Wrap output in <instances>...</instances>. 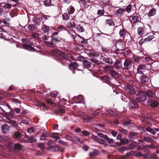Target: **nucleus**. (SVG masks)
Here are the masks:
<instances>
[{"mask_svg": "<svg viewBox=\"0 0 159 159\" xmlns=\"http://www.w3.org/2000/svg\"><path fill=\"white\" fill-rule=\"evenodd\" d=\"M22 40L24 43L22 46L24 49L29 51H35L34 48L31 46V45L34 44V42L32 41L31 38H30L29 39L23 38L22 39Z\"/></svg>", "mask_w": 159, "mask_h": 159, "instance_id": "1", "label": "nucleus"}, {"mask_svg": "<svg viewBox=\"0 0 159 159\" xmlns=\"http://www.w3.org/2000/svg\"><path fill=\"white\" fill-rule=\"evenodd\" d=\"M104 69L106 73L110 74L112 77H117L119 76L118 73L114 70L112 66H105Z\"/></svg>", "mask_w": 159, "mask_h": 159, "instance_id": "2", "label": "nucleus"}, {"mask_svg": "<svg viewBox=\"0 0 159 159\" xmlns=\"http://www.w3.org/2000/svg\"><path fill=\"white\" fill-rule=\"evenodd\" d=\"M138 93L139 97L136 98V101L138 102L144 101L147 98L146 91H144L141 90H139L138 91Z\"/></svg>", "mask_w": 159, "mask_h": 159, "instance_id": "3", "label": "nucleus"}, {"mask_svg": "<svg viewBox=\"0 0 159 159\" xmlns=\"http://www.w3.org/2000/svg\"><path fill=\"white\" fill-rule=\"evenodd\" d=\"M79 3L81 7L86 11H89L91 8V5L89 4V2L87 1L81 0L79 1Z\"/></svg>", "mask_w": 159, "mask_h": 159, "instance_id": "4", "label": "nucleus"}, {"mask_svg": "<svg viewBox=\"0 0 159 159\" xmlns=\"http://www.w3.org/2000/svg\"><path fill=\"white\" fill-rule=\"evenodd\" d=\"M8 108L10 110L8 112H6L5 111V112H4L5 117L7 119H9L15 118L13 116L15 114L14 110L9 107Z\"/></svg>", "mask_w": 159, "mask_h": 159, "instance_id": "5", "label": "nucleus"}, {"mask_svg": "<svg viewBox=\"0 0 159 159\" xmlns=\"http://www.w3.org/2000/svg\"><path fill=\"white\" fill-rule=\"evenodd\" d=\"M52 53L53 54L57 56H59L61 58H66L64 53L57 49H55L52 50Z\"/></svg>", "mask_w": 159, "mask_h": 159, "instance_id": "6", "label": "nucleus"}, {"mask_svg": "<svg viewBox=\"0 0 159 159\" xmlns=\"http://www.w3.org/2000/svg\"><path fill=\"white\" fill-rule=\"evenodd\" d=\"M124 66L125 69H130L133 66L132 62L129 60H125L124 62Z\"/></svg>", "mask_w": 159, "mask_h": 159, "instance_id": "7", "label": "nucleus"}, {"mask_svg": "<svg viewBox=\"0 0 159 159\" xmlns=\"http://www.w3.org/2000/svg\"><path fill=\"white\" fill-rule=\"evenodd\" d=\"M38 133L40 134V140H43L46 139L47 137L49 136L48 132L47 131L43 132V130H41Z\"/></svg>", "mask_w": 159, "mask_h": 159, "instance_id": "8", "label": "nucleus"}, {"mask_svg": "<svg viewBox=\"0 0 159 159\" xmlns=\"http://www.w3.org/2000/svg\"><path fill=\"white\" fill-rule=\"evenodd\" d=\"M9 129L10 127L7 124L3 125L1 126V131L4 134L9 132Z\"/></svg>", "mask_w": 159, "mask_h": 159, "instance_id": "9", "label": "nucleus"}, {"mask_svg": "<svg viewBox=\"0 0 159 159\" xmlns=\"http://www.w3.org/2000/svg\"><path fill=\"white\" fill-rule=\"evenodd\" d=\"M44 43L47 46L51 48H54L56 47V44L53 38H52V39L50 42L47 41H44Z\"/></svg>", "mask_w": 159, "mask_h": 159, "instance_id": "10", "label": "nucleus"}, {"mask_svg": "<svg viewBox=\"0 0 159 159\" xmlns=\"http://www.w3.org/2000/svg\"><path fill=\"white\" fill-rule=\"evenodd\" d=\"M47 149L48 150L54 152L58 151L59 147L56 145L48 144Z\"/></svg>", "mask_w": 159, "mask_h": 159, "instance_id": "11", "label": "nucleus"}, {"mask_svg": "<svg viewBox=\"0 0 159 159\" xmlns=\"http://www.w3.org/2000/svg\"><path fill=\"white\" fill-rule=\"evenodd\" d=\"M70 138H68V140H70L74 142V141H80V138L76 135L70 134L69 136Z\"/></svg>", "mask_w": 159, "mask_h": 159, "instance_id": "12", "label": "nucleus"}, {"mask_svg": "<svg viewBox=\"0 0 159 159\" xmlns=\"http://www.w3.org/2000/svg\"><path fill=\"white\" fill-rule=\"evenodd\" d=\"M137 101H134L131 100L129 102V106L130 108H137L138 107V104Z\"/></svg>", "mask_w": 159, "mask_h": 159, "instance_id": "13", "label": "nucleus"}, {"mask_svg": "<svg viewBox=\"0 0 159 159\" xmlns=\"http://www.w3.org/2000/svg\"><path fill=\"white\" fill-rule=\"evenodd\" d=\"M87 54L90 57H99V55L95 51H90L87 52Z\"/></svg>", "mask_w": 159, "mask_h": 159, "instance_id": "14", "label": "nucleus"}, {"mask_svg": "<svg viewBox=\"0 0 159 159\" xmlns=\"http://www.w3.org/2000/svg\"><path fill=\"white\" fill-rule=\"evenodd\" d=\"M113 66L115 68L117 69L120 68L122 66V63L121 61L117 60L113 64Z\"/></svg>", "mask_w": 159, "mask_h": 159, "instance_id": "15", "label": "nucleus"}, {"mask_svg": "<svg viewBox=\"0 0 159 159\" xmlns=\"http://www.w3.org/2000/svg\"><path fill=\"white\" fill-rule=\"evenodd\" d=\"M125 90L131 94L134 93V90L133 87L130 85H128L125 88Z\"/></svg>", "mask_w": 159, "mask_h": 159, "instance_id": "16", "label": "nucleus"}, {"mask_svg": "<svg viewBox=\"0 0 159 159\" xmlns=\"http://www.w3.org/2000/svg\"><path fill=\"white\" fill-rule=\"evenodd\" d=\"M102 60L103 62L110 64H112L113 62L111 58L107 57H103Z\"/></svg>", "mask_w": 159, "mask_h": 159, "instance_id": "17", "label": "nucleus"}, {"mask_svg": "<svg viewBox=\"0 0 159 159\" xmlns=\"http://www.w3.org/2000/svg\"><path fill=\"white\" fill-rule=\"evenodd\" d=\"M25 29L30 32L34 31L35 30L34 25L31 24H28L25 26Z\"/></svg>", "mask_w": 159, "mask_h": 159, "instance_id": "18", "label": "nucleus"}, {"mask_svg": "<svg viewBox=\"0 0 159 159\" xmlns=\"http://www.w3.org/2000/svg\"><path fill=\"white\" fill-rule=\"evenodd\" d=\"M145 69V66L143 65H139L137 68V71L138 73L142 74L143 73V71Z\"/></svg>", "mask_w": 159, "mask_h": 159, "instance_id": "19", "label": "nucleus"}, {"mask_svg": "<svg viewBox=\"0 0 159 159\" xmlns=\"http://www.w3.org/2000/svg\"><path fill=\"white\" fill-rule=\"evenodd\" d=\"M156 10L154 8H152L149 11L148 14V16L149 17H151L155 15L156 14Z\"/></svg>", "mask_w": 159, "mask_h": 159, "instance_id": "20", "label": "nucleus"}, {"mask_svg": "<svg viewBox=\"0 0 159 159\" xmlns=\"http://www.w3.org/2000/svg\"><path fill=\"white\" fill-rule=\"evenodd\" d=\"M140 81L143 83H145L148 80V78L146 75H142L140 76Z\"/></svg>", "mask_w": 159, "mask_h": 159, "instance_id": "21", "label": "nucleus"}, {"mask_svg": "<svg viewBox=\"0 0 159 159\" xmlns=\"http://www.w3.org/2000/svg\"><path fill=\"white\" fill-rule=\"evenodd\" d=\"M13 137L16 139H19L21 138L22 135L18 131L13 133Z\"/></svg>", "mask_w": 159, "mask_h": 159, "instance_id": "22", "label": "nucleus"}, {"mask_svg": "<svg viewBox=\"0 0 159 159\" xmlns=\"http://www.w3.org/2000/svg\"><path fill=\"white\" fill-rule=\"evenodd\" d=\"M79 65L76 62H73L71 63L69 66V68L71 70H74L76 69V68L78 67Z\"/></svg>", "mask_w": 159, "mask_h": 159, "instance_id": "23", "label": "nucleus"}, {"mask_svg": "<svg viewBox=\"0 0 159 159\" xmlns=\"http://www.w3.org/2000/svg\"><path fill=\"white\" fill-rule=\"evenodd\" d=\"M36 105L38 106L42 110H46L47 108L45 104L41 102H38Z\"/></svg>", "mask_w": 159, "mask_h": 159, "instance_id": "24", "label": "nucleus"}, {"mask_svg": "<svg viewBox=\"0 0 159 159\" xmlns=\"http://www.w3.org/2000/svg\"><path fill=\"white\" fill-rule=\"evenodd\" d=\"M83 64L85 68H89L91 66V63L90 62L84 60L83 62Z\"/></svg>", "mask_w": 159, "mask_h": 159, "instance_id": "25", "label": "nucleus"}, {"mask_svg": "<svg viewBox=\"0 0 159 159\" xmlns=\"http://www.w3.org/2000/svg\"><path fill=\"white\" fill-rule=\"evenodd\" d=\"M52 27H49L46 25H43L42 27L41 30L45 33H47L51 30Z\"/></svg>", "mask_w": 159, "mask_h": 159, "instance_id": "26", "label": "nucleus"}, {"mask_svg": "<svg viewBox=\"0 0 159 159\" xmlns=\"http://www.w3.org/2000/svg\"><path fill=\"white\" fill-rule=\"evenodd\" d=\"M66 25L67 27L68 28H72L74 27L75 26L74 20L73 19L70 20V22L67 23Z\"/></svg>", "mask_w": 159, "mask_h": 159, "instance_id": "27", "label": "nucleus"}, {"mask_svg": "<svg viewBox=\"0 0 159 159\" xmlns=\"http://www.w3.org/2000/svg\"><path fill=\"white\" fill-rule=\"evenodd\" d=\"M125 11L124 8H119L116 11L117 14L120 16H121L123 15Z\"/></svg>", "mask_w": 159, "mask_h": 159, "instance_id": "28", "label": "nucleus"}, {"mask_svg": "<svg viewBox=\"0 0 159 159\" xmlns=\"http://www.w3.org/2000/svg\"><path fill=\"white\" fill-rule=\"evenodd\" d=\"M57 94V92L56 91H54L53 93H51V96L53 97V98H54L53 99V100L56 102H58V101L59 100V98L57 97V98L56 97V95Z\"/></svg>", "mask_w": 159, "mask_h": 159, "instance_id": "29", "label": "nucleus"}, {"mask_svg": "<svg viewBox=\"0 0 159 159\" xmlns=\"http://www.w3.org/2000/svg\"><path fill=\"white\" fill-rule=\"evenodd\" d=\"M137 31L138 34L139 35L142 36L144 34V30L142 27L139 28L138 29Z\"/></svg>", "mask_w": 159, "mask_h": 159, "instance_id": "30", "label": "nucleus"}, {"mask_svg": "<svg viewBox=\"0 0 159 159\" xmlns=\"http://www.w3.org/2000/svg\"><path fill=\"white\" fill-rule=\"evenodd\" d=\"M146 96H147L150 98L153 97L155 95L154 93L151 90L146 91Z\"/></svg>", "mask_w": 159, "mask_h": 159, "instance_id": "31", "label": "nucleus"}, {"mask_svg": "<svg viewBox=\"0 0 159 159\" xmlns=\"http://www.w3.org/2000/svg\"><path fill=\"white\" fill-rule=\"evenodd\" d=\"M105 22L106 24L109 25V26H113L114 25V23L112 20L111 19L106 20Z\"/></svg>", "mask_w": 159, "mask_h": 159, "instance_id": "32", "label": "nucleus"}, {"mask_svg": "<svg viewBox=\"0 0 159 159\" xmlns=\"http://www.w3.org/2000/svg\"><path fill=\"white\" fill-rule=\"evenodd\" d=\"M146 129L147 131L153 135H155L156 133V132L154 131V128L152 129L149 127H148L146 128Z\"/></svg>", "mask_w": 159, "mask_h": 159, "instance_id": "33", "label": "nucleus"}, {"mask_svg": "<svg viewBox=\"0 0 159 159\" xmlns=\"http://www.w3.org/2000/svg\"><path fill=\"white\" fill-rule=\"evenodd\" d=\"M150 102H151V105L152 107H155L158 104V103L155 100H151L150 101Z\"/></svg>", "mask_w": 159, "mask_h": 159, "instance_id": "34", "label": "nucleus"}, {"mask_svg": "<svg viewBox=\"0 0 159 159\" xmlns=\"http://www.w3.org/2000/svg\"><path fill=\"white\" fill-rule=\"evenodd\" d=\"M28 142L33 143L36 141V139L34 138V136H31L30 137H29L27 138Z\"/></svg>", "mask_w": 159, "mask_h": 159, "instance_id": "35", "label": "nucleus"}, {"mask_svg": "<svg viewBox=\"0 0 159 159\" xmlns=\"http://www.w3.org/2000/svg\"><path fill=\"white\" fill-rule=\"evenodd\" d=\"M90 132L87 131L86 130H84L82 131L80 133V135L81 136H89L90 134Z\"/></svg>", "mask_w": 159, "mask_h": 159, "instance_id": "36", "label": "nucleus"}, {"mask_svg": "<svg viewBox=\"0 0 159 159\" xmlns=\"http://www.w3.org/2000/svg\"><path fill=\"white\" fill-rule=\"evenodd\" d=\"M37 17L38 18L39 22H40V20H46V17L43 15H37Z\"/></svg>", "mask_w": 159, "mask_h": 159, "instance_id": "37", "label": "nucleus"}, {"mask_svg": "<svg viewBox=\"0 0 159 159\" xmlns=\"http://www.w3.org/2000/svg\"><path fill=\"white\" fill-rule=\"evenodd\" d=\"M119 34L121 38L124 37L125 34V29H122L120 30L119 31Z\"/></svg>", "mask_w": 159, "mask_h": 159, "instance_id": "38", "label": "nucleus"}, {"mask_svg": "<svg viewBox=\"0 0 159 159\" xmlns=\"http://www.w3.org/2000/svg\"><path fill=\"white\" fill-rule=\"evenodd\" d=\"M62 17L64 20H67L69 18V14L67 12L65 13L62 15Z\"/></svg>", "mask_w": 159, "mask_h": 159, "instance_id": "39", "label": "nucleus"}, {"mask_svg": "<svg viewBox=\"0 0 159 159\" xmlns=\"http://www.w3.org/2000/svg\"><path fill=\"white\" fill-rule=\"evenodd\" d=\"M76 30L79 32L81 33L84 31V30L83 26L80 25H79L77 27H76Z\"/></svg>", "mask_w": 159, "mask_h": 159, "instance_id": "40", "label": "nucleus"}, {"mask_svg": "<svg viewBox=\"0 0 159 159\" xmlns=\"http://www.w3.org/2000/svg\"><path fill=\"white\" fill-rule=\"evenodd\" d=\"M154 38V36L153 35H149L148 37L145 39L146 42L150 41Z\"/></svg>", "mask_w": 159, "mask_h": 159, "instance_id": "41", "label": "nucleus"}, {"mask_svg": "<svg viewBox=\"0 0 159 159\" xmlns=\"http://www.w3.org/2000/svg\"><path fill=\"white\" fill-rule=\"evenodd\" d=\"M98 152L97 150H95L93 152H90L89 155L91 157H94L98 155Z\"/></svg>", "mask_w": 159, "mask_h": 159, "instance_id": "42", "label": "nucleus"}, {"mask_svg": "<svg viewBox=\"0 0 159 159\" xmlns=\"http://www.w3.org/2000/svg\"><path fill=\"white\" fill-rule=\"evenodd\" d=\"M22 146L19 143H16L14 145V148L16 150H19L22 148Z\"/></svg>", "mask_w": 159, "mask_h": 159, "instance_id": "43", "label": "nucleus"}, {"mask_svg": "<svg viewBox=\"0 0 159 159\" xmlns=\"http://www.w3.org/2000/svg\"><path fill=\"white\" fill-rule=\"evenodd\" d=\"M102 79L106 82H108L110 80V77L108 75H105L101 77Z\"/></svg>", "mask_w": 159, "mask_h": 159, "instance_id": "44", "label": "nucleus"}, {"mask_svg": "<svg viewBox=\"0 0 159 159\" xmlns=\"http://www.w3.org/2000/svg\"><path fill=\"white\" fill-rule=\"evenodd\" d=\"M75 11L74 8L72 6H70L68 8V12L70 14H72Z\"/></svg>", "mask_w": 159, "mask_h": 159, "instance_id": "45", "label": "nucleus"}, {"mask_svg": "<svg viewBox=\"0 0 159 159\" xmlns=\"http://www.w3.org/2000/svg\"><path fill=\"white\" fill-rule=\"evenodd\" d=\"M104 14V11L103 9L102 10H98L97 14L99 16H101L103 15Z\"/></svg>", "mask_w": 159, "mask_h": 159, "instance_id": "46", "label": "nucleus"}, {"mask_svg": "<svg viewBox=\"0 0 159 159\" xmlns=\"http://www.w3.org/2000/svg\"><path fill=\"white\" fill-rule=\"evenodd\" d=\"M98 142L101 144L104 145V147H106L107 145L106 141L101 139H99Z\"/></svg>", "mask_w": 159, "mask_h": 159, "instance_id": "47", "label": "nucleus"}, {"mask_svg": "<svg viewBox=\"0 0 159 159\" xmlns=\"http://www.w3.org/2000/svg\"><path fill=\"white\" fill-rule=\"evenodd\" d=\"M43 4L46 6H49L51 4V1L50 0H45L43 2Z\"/></svg>", "mask_w": 159, "mask_h": 159, "instance_id": "48", "label": "nucleus"}, {"mask_svg": "<svg viewBox=\"0 0 159 159\" xmlns=\"http://www.w3.org/2000/svg\"><path fill=\"white\" fill-rule=\"evenodd\" d=\"M73 99H77L82 101L84 99L83 97L81 95H80L77 97L75 96L73 98Z\"/></svg>", "mask_w": 159, "mask_h": 159, "instance_id": "49", "label": "nucleus"}, {"mask_svg": "<svg viewBox=\"0 0 159 159\" xmlns=\"http://www.w3.org/2000/svg\"><path fill=\"white\" fill-rule=\"evenodd\" d=\"M132 5L130 4L125 9V11H127L128 13L130 12L131 10Z\"/></svg>", "mask_w": 159, "mask_h": 159, "instance_id": "50", "label": "nucleus"}, {"mask_svg": "<svg viewBox=\"0 0 159 159\" xmlns=\"http://www.w3.org/2000/svg\"><path fill=\"white\" fill-rule=\"evenodd\" d=\"M139 16H133L132 20L134 22H136L139 20Z\"/></svg>", "mask_w": 159, "mask_h": 159, "instance_id": "51", "label": "nucleus"}, {"mask_svg": "<svg viewBox=\"0 0 159 159\" xmlns=\"http://www.w3.org/2000/svg\"><path fill=\"white\" fill-rule=\"evenodd\" d=\"M98 135L101 138H102L104 139H105L106 138H107V135H106L100 133H98Z\"/></svg>", "mask_w": 159, "mask_h": 159, "instance_id": "52", "label": "nucleus"}, {"mask_svg": "<svg viewBox=\"0 0 159 159\" xmlns=\"http://www.w3.org/2000/svg\"><path fill=\"white\" fill-rule=\"evenodd\" d=\"M128 148L125 147H122L119 149V152L121 153H123L125 151L128 150Z\"/></svg>", "mask_w": 159, "mask_h": 159, "instance_id": "53", "label": "nucleus"}, {"mask_svg": "<svg viewBox=\"0 0 159 159\" xmlns=\"http://www.w3.org/2000/svg\"><path fill=\"white\" fill-rule=\"evenodd\" d=\"M7 122L11 124L12 126H16V123L15 120H12L9 119Z\"/></svg>", "mask_w": 159, "mask_h": 159, "instance_id": "54", "label": "nucleus"}, {"mask_svg": "<svg viewBox=\"0 0 159 159\" xmlns=\"http://www.w3.org/2000/svg\"><path fill=\"white\" fill-rule=\"evenodd\" d=\"M38 34H37L36 33H33L31 36V39L32 40H33V41H34L35 39L38 36Z\"/></svg>", "mask_w": 159, "mask_h": 159, "instance_id": "55", "label": "nucleus"}, {"mask_svg": "<svg viewBox=\"0 0 159 159\" xmlns=\"http://www.w3.org/2000/svg\"><path fill=\"white\" fill-rule=\"evenodd\" d=\"M53 40L55 41V43H59L61 42V39L60 38H58L57 37H54L53 38Z\"/></svg>", "mask_w": 159, "mask_h": 159, "instance_id": "56", "label": "nucleus"}, {"mask_svg": "<svg viewBox=\"0 0 159 159\" xmlns=\"http://www.w3.org/2000/svg\"><path fill=\"white\" fill-rule=\"evenodd\" d=\"M93 118L92 117L87 116L84 118V120L86 121H89L91 120Z\"/></svg>", "mask_w": 159, "mask_h": 159, "instance_id": "57", "label": "nucleus"}, {"mask_svg": "<svg viewBox=\"0 0 159 159\" xmlns=\"http://www.w3.org/2000/svg\"><path fill=\"white\" fill-rule=\"evenodd\" d=\"M26 130L28 133L30 134L34 131V128L33 127H31L30 128L27 129Z\"/></svg>", "mask_w": 159, "mask_h": 159, "instance_id": "58", "label": "nucleus"}, {"mask_svg": "<svg viewBox=\"0 0 159 159\" xmlns=\"http://www.w3.org/2000/svg\"><path fill=\"white\" fill-rule=\"evenodd\" d=\"M107 137L105 139H106L109 143H110L113 142L114 140L112 139L109 138L107 136Z\"/></svg>", "mask_w": 159, "mask_h": 159, "instance_id": "59", "label": "nucleus"}, {"mask_svg": "<svg viewBox=\"0 0 159 159\" xmlns=\"http://www.w3.org/2000/svg\"><path fill=\"white\" fill-rule=\"evenodd\" d=\"M11 6H12L9 3H7V4H5L4 5V8H5L10 9L11 7Z\"/></svg>", "mask_w": 159, "mask_h": 159, "instance_id": "60", "label": "nucleus"}, {"mask_svg": "<svg viewBox=\"0 0 159 159\" xmlns=\"http://www.w3.org/2000/svg\"><path fill=\"white\" fill-rule=\"evenodd\" d=\"M92 138L93 139V140L95 141L98 142L100 138H98L97 136H96L94 135H93L92 136Z\"/></svg>", "mask_w": 159, "mask_h": 159, "instance_id": "61", "label": "nucleus"}, {"mask_svg": "<svg viewBox=\"0 0 159 159\" xmlns=\"http://www.w3.org/2000/svg\"><path fill=\"white\" fill-rule=\"evenodd\" d=\"M144 43H146L145 39H142L139 40V45L141 46Z\"/></svg>", "mask_w": 159, "mask_h": 159, "instance_id": "62", "label": "nucleus"}, {"mask_svg": "<svg viewBox=\"0 0 159 159\" xmlns=\"http://www.w3.org/2000/svg\"><path fill=\"white\" fill-rule=\"evenodd\" d=\"M119 130L120 132L125 134H126L127 133V130L124 129H119Z\"/></svg>", "mask_w": 159, "mask_h": 159, "instance_id": "63", "label": "nucleus"}, {"mask_svg": "<svg viewBox=\"0 0 159 159\" xmlns=\"http://www.w3.org/2000/svg\"><path fill=\"white\" fill-rule=\"evenodd\" d=\"M137 134V133L135 132H131L129 133V138H132V136H134L135 135H136Z\"/></svg>", "mask_w": 159, "mask_h": 159, "instance_id": "64", "label": "nucleus"}]
</instances>
